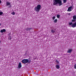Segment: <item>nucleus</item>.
I'll use <instances>...</instances> for the list:
<instances>
[{
    "label": "nucleus",
    "instance_id": "obj_1",
    "mask_svg": "<svg viewBox=\"0 0 76 76\" xmlns=\"http://www.w3.org/2000/svg\"><path fill=\"white\" fill-rule=\"evenodd\" d=\"M41 5L38 4L37 7H35V10L36 12L38 13L39 12L40 9H41Z\"/></svg>",
    "mask_w": 76,
    "mask_h": 76
},
{
    "label": "nucleus",
    "instance_id": "obj_2",
    "mask_svg": "<svg viewBox=\"0 0 76 76\" xmlns=\"http://www.w3.org/2000/svg\"><path fill=\"white\" fill-rule=\"evenodd\" d=\"M22 63L23 64H26V63H31V61H29L28 59H24L22 60Z\"/></svg>",
    "mask_w": 76,
    "mask_h": 76
},
{
    "label": "nucleus",
    "instance_id": "obj_3",
    "mask_svg": "<svg viewBox=\"0 0 76 76\" xmlns=\"http://www.w3.org/2000/svg\"><path fill=\"white\" fill-rule=\"evenodd\" d=\"M6 6L8 7V8H10L11 7V4L10 2L8 1L6 2Z\"/></svg>",
    "mask_w": 76,
    "mask_h": 76
},
{
    "label": "nucleus",
    "instance_id": "obj_4",
    "mask_svg": "<svg viewBox=\"0 0 76 76\" xmlns=\"http://www.w3.org/2000/svg\"><path fill=\"white\" fill-rule=\"evenodd\" d=\"M58 0H53V5H57V4H58Z\"/></svg>",
    "mask_w": 76,
    "mask_h": 76
},
{
    "label": "nucleus",
    "instance_id": "obj_5",
    "mask_svg": "<svg viewBox=\"0 0 76 76\" xmlns=\"http://www.w3.org/2000/svg\"><path fill=\"white\" fill-rule=\"evenodd\" d=\"M58 4L59 6H60L61 5L63 4V3H62V1H61V0H58Z\"/></svg>",
    "mask_w": 76,
    "mask_h": 76
},
{
    "label": "nucleus",
    "instance_id": "obj_6",
    "mask_svg": "<svg viewBox=\"0 0 76 76\" xmlns=\"http://www.w3.org/2000/svg\"><path fill=\"white\" fill-rule=\"evenodd\" d=\"M73 50L72 49H69L67 51V53H70L72 52Z\"/></svg>",
    "mask_w": 76,
    "mask_h": 76
},
{
    "label": "nucleus",
    "instance_id": "obj_7",
    "mask_svg": "<svg viewBox=\"0 0 76 76\" xmlns=\"http://www.w3.org/2000/svg\"><path fill=\"white\" fill-rule=\"evenodd\" d=\"M72 7L71 6L68 7V9L67 10L68 12H71L72 11Z\"/></svg>",
    "mask_w": 76,
    "mask_h": 76
},
{
    "label": "nucleus",
    "instance_id": "obj_8",
    "mask_svg": "<svg viewBox=\"0 0 76 76\" xmlns=\"http://www.w3.org/2000/svg\"><path fill=\"white\" fill-rule=\"evenodd\" d=\"M76 26V22L72 24V28H75Z\"/></svg>",
    "mask_w": 76,
    "mask_h": 76
},
{
    "label": "nucleus",
    "instance_id": "obj_9",
    "mask_svg": "<svg viewBox=\"0 0 76 76\" xmlns=\"http://www.w3.org/2000/svg\"><path fill=\"white\" fill-rule=\"evenodd\" d=\"M18 67L19 69L22 67V64H21V63L20 62L19 63L18 65Z\"/></svg>",
    "mask_w": 76,
    "mask_h": 76
},
{
    "label": "nucleus",
    "instance_id": "obj_10",
    "mask_svg": "<svg viewBox=\"0 0 76 76\" xmlns=\"http://www.w3.org/2000/svg\"><path fill=\"white\" fill-rule=\"evenodd\" d=\"M56 67L57 69H60V65L58 64L56 65Z\"/></svg>",
    "mask_w": 76,
    "mask_h": 76
},
{
    "label": "nucleus",
    "instance_id": "obj_11",
    "mask_svg": "<svg viewBox=\"0 0 76 76\" xmlns=\"http://www.w3.org/2000/svg\"><path fill=\"white\" fill-rule=\"evenodd\" d=\"M0 32L1 33H3L4 32H6V29H1L0 31Z\"/></svg>",
    "mask_w": 76,
    "mask_h": 76
},
{
    "label": "nucleus",
    "instance_id": "obj_12",
    "mask_svg": "<svg viewBox=\"0 0 76 76\" xmlns=\"http://www.w3.org/2000/svg\"><path fill=\"white\" fill-rule=\"evenodd\" d=\"M51 32L52 33H53V34L55 33V30H53V29H52L51 30Z\"/></svg>",
    "mask_w": 76,
    "mask_h": 76
},
{
    "label": "nucleus",
    "instance_id": "obj_13",
    "mask_svg": "<svg viewBox=\"0 0 76 76\" xmlns=\"http://www.w3.org/2000/svg\"><path fill=\"white\" fill-rule=\"evenodd\" d=\"M73 19H74V20H76V15H74L73 17Z\"/></svg>",
    "mask_w": 76,
    "mask_h": 76
},
{
    "label": "nucleus",
    "instance_id": "obj_14",
    "mask_svg": "<svg viewBox=\"0 0 76 76\" xmlns=\"http://www.w3.org/2000/svg\"><path fill=\"white\" fill-rule=\"evenodd\" d=\"M55 61L56 62V64H59V62L58 61V60H56Z\"/></svg>",
    "mask_w": 76,
    "mask_h": 76
},
{
    "label": "nucleus",
    "instance_id": "obj_15",
    "mask_svg": "<svg viewBox=\"0 0 76 76\" xmlns=\"http://www.w3.org/2000/svg\"><path fill=\"white\" fill-rule=\"evenodd\" d=\"M57 19H56L55 20H54L53 21V22H54V23H57Z\"/></svg>",
    "mask_w": 76,
    "mask_h": 76
},
{
    "label": "nucleus",
    "instance_id": "obj_16",
    "mask_svg": "<svg viewBox=\"0 0 76 76\" xmlns=\"http://www.w3.org/2000/svg\"><path fill=\"white\" fill-rule=\"evenodd\" d=\"M73 24V23L72 22H70L69 23V25H71V26H72V24Z\"/></svg>",
    "mask_w": 76,
    "mask_h": 76
},
{
    "label": "nucleus",
    "instance_id": "obj_17",
    "mask_svg": "<svg viewBox=\"0 0 76 76\" xmlns=\"http://www.w3.org/2000/svg\"><path fill=\"white\" fill-rule=\"evenodd\" d=\"M25 55L26 56H28V55H29L28 53V52H26V53H25Z\"/></svg>",
    "mask_w": 76,
    "mask_h": 76
},
{
    "label": "nucleus",
    "instance_id": "obj_18",
    "mask_svg": "<svg viewBox=\"0 0 76 76\" xmlns=\"http://www.w3.org/2000/svg\"><path fill=\"white\" fill-rule=\"evenodd\" d=\"M3 12H2L1 11H0V15H3Z\"/></svg>",
    "mask_w": 76,
    "mask_h": 76
},
{
    "label": "nucleus",
    "instance_id": "obj_19",
    "mask_svg": "<svg viewBox=\"0 0 76 76\" xmlns=\"http://www.w3.org/2000/svg\"><path fill=\"white\" fill-rule=\"evenodd\" d=\"M56 16L57 18H60V15H56Z\"/></svg>",
    "mask_w": 76,
    "mask_h": 76
},
{
    "label": "nucleus",
    "instance_id": "obj_20",
    "mask_svg": "<svg viewBox=\"0 0 76 76\" xmlns=\"http://www.w3.org/2000/svg\"><path fill=\"white\" fill-rule=\"evenodd\" d=\"M63 1L64 3H66V1H67V0H63Z\"/></svg>",
    "mask_w": 76,
    "mask_h": 76
},
{
    "label": "nucleus",
    "instance_id": "obj_21",
    "mask_svg": "<svg viewBox=\"0 0 76 76\" xmlns=\"http://www.w3.org/2000/svg\"><path fill=\"white\" fill-rule=\"evenodd\" d=\"M75 21H76V20H75L73 19L72 20V22H75Z\"/></svg>",
    "mask_w": 76,
    "mask_h": 76
},
{
    "label": "nucleus",
    "instance_id": "obj_22",
    "mask_svg": "<svg viewBox=\"0 0 76 76\" xmlns=\"http://www.w3.org/2000/svg\"><path fill=\"white\" fill-rule=\"evenodd\" d=\"M12 15H15V12H12L11 13Z\"/></svg>",
    "mask_w": 76,
    "mask_h": 76
},
{
    "label": "nucleus",
    "instance_id": "obj_23",
    "mask_svg": "<svg viewBox=\"0 0 76 76\" xmlns=\"http://www.w3.org/2000/svg\"><path fill=\"white\" fill-rule=\"evenodd\" d=\"M30 29H31V28H27V31H30Z\"/></svg>",
    "mask_w": 76,
    "mask_h": 76
},
{
    "label": "nucleus",
    "instance_id": "obj_24",
    "mask_svg": "<svg viewBox=\"0 0 76 76\" xmlns=\"http://www.w3.org/2000/svg\"><path fill=\"white\" fill-rule=\"evenodd\" d=\"M11 39L12 38L11 37H9V40H10V41L11 40Z\"/></svg>",
    "mask_w": 76,
    "mask_h": 76
},
{
    "label": "nucleus",
    "instance_id": "obj_25",
    "mask_svg": "<svg viewBox=\"0 0 76 76\" xmlns=\"http://www.w3.org/2000/svg\"><path fill=\"white\" fill-rule=\"evenodd\" d=\"M55 16H54V17H53V20H54V19H55Z\"/></svg>",
    "mask_w": 76,
    "mask_h": 76
},
{
    "label": "nucleus",
    "instance_id": "obj_26",
    "mask_svg": "<svg viewBox=\"0 0 76 76\" xmlns=\"http://www.w3.org/2000/svg\"><path fill=\"white\" fill-rule=\"evenodd\" d=\"M1 0H0V4H1Z\"/></svg>",
    "mask_w": 76,
    "mask_h": 76
},
{
    "label": "nucleus",
    "instance_id": "obj_27",
    "mask_svg": "<svg viewBox=\"0 0 76 76\" xmlns=\"http://www.w3.org/2000/svg\"><path fill=\"white\" fill-rule=\"evenodd\" d=\"M68 14L69 15H71V13H69V14Z\"/></svg>",
    "mask_w": 76,
    "mask_h": 76
},
{
    "label": "nucleus",
    "instance_id": "obj_28",
    "mask_svg": "<svg viewBox=\"0 0 76 76\" xmlns=\"http://www.w3.org/2000/svg\"><path fill=\"white\" fill-rule=\"evenodd\" d=\"M38 0V1H41V0Z\"/></svg>",
    "mask_w": 76,
    "mask_h": 76
},
{
    "label": "nucleus",
    "instance_id": "obj_29",
    "mask_svg": "<svg viewBox=\"0 0 76 76\" xmlns=\"http://www.w3.org/2000/svg\"><path fill=\"white\" fill-rule=\"evenodd\" d=\"M1 43V41L0 40V44Z\"/></svg>",
    "mask_w": 76,
    "mask_h": 76
},
{
    "label": "nucleus",
    "instance_id": "obj_30",
    "mask_svg": "<svg viewBox=\"0 0 76 76\" xmlns=\"http://www.w3.org/2000/svg\"><path fill=\"white\" fill-rule=\"evenodd\" d=\"M1 25V23H0V26Z\"/></svg>",
    "mask_w": 76,
    "mask_h": 76
}]
</instances>
